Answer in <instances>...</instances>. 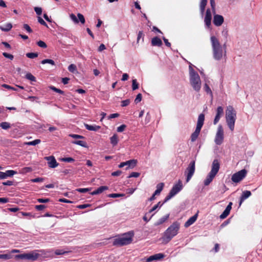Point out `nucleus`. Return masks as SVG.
Returning <instances> with one entry per match:
<instances>
[{
    "instance_id": "nucleus-1",
    "label": "nucleus",
    "mask_w": 262,
    "mask_h": 262,
    "mask_svg": "<svg viewBox=\"0 0 262 262\" xmlns=\"http://www.w3.org/2000/svg\"><path fill=\"white\" fill-rule=\"evenodd\" d=\"M210 39L213 50V57L216 60H220L223 55L225 56L226 55V45L224 44L222 47L218 39L214 36H211Z\"/></svg>"
},
{
    "instance_id": "nucleus-2",
    "label": "nucleus",
    "mask_w": 262,
    "mask_h": 262,
    "mask_svg": "<svg viewBox=\"0 0 262 262\" xmlns=\"http://www.w3.org/2000/svg\"><path fill=\"white\" fill-rule=\"evenodd\" d=\"M180 228V224L178 222H173L164 232L162 237V242L167 244L172 238L176 236Z\"/></svg>"
},
{
    "instance_id": "nucleus-3",
    "label": "nucleus",
    "mask_w": 262,
    "mask_h": 262,
    "mask_svg": "<svg viewBox=\"0 0 262 262\" xmlns=\"http://www.w3.org/2000/svg\"><path fill=\"white\" fill-rule=\"evenodd\" d=\"M226 121L231 131L234 129L235 122L236 119V112L233 107L229 105L226 110Z\"/></svg>"
},
{
    "instance_id": "nucleus-4",
    "label": "nucleus",
    "mask_w": 262,
    "mask_h": 262,
    "mask_svg": "<svg viewBox=\"0 0 262 262\" xmlns=\"http://www.w3.org/2000/svg\"><path fill=\"white\" fill-rule=\"evenodd\" d=\"M220 164L217 159H214L212 162L211 169L204 181L205 186L209 185L212 181L220 169Z\"/></svg>"
},
{
    "instance_id": "nucleus-5",
    "label": "nucleus",
    "mask_w": 262,
    "mask_h": 262,
    "mask_svg": "<svg viewBox=\"0 0 262 262\" xmlns=\"http://www.w3.org/2000/svg\"><path fill=\"white\" fill-rule=\"evenodd\" d=\"M220 164L217 159H214L212 162L211 169L204 181L205 186L209 185L212 181L220 169Z\"/></svg>"
},
{
    "instance_id": "nucleus-6",
    "label": "nucleus",
    "mask_w": 262,
    "mask_h": 262,
    "mask_svg": "<svg viewBox=\"0 0 262 262\" xmlns=\"http://www.w3.org/2000/svg\"><path fill=\"white\" fill-rule=\"evenodd\" d=\"M133 236L134 233L133 232H129L125 233L122 237L115 239L113 242V245L122 246L128 245L132 242Z\"/></svg>"
},
{
    "instance_id": "nucleus-7",
    "label": "nucleus",
    "mask_w": 262,
    "mask_h": 262,
    "mask_svg": "<svg viewBox=\"0 0 262 262\" xmlns=\"http://www.w3.org/2000/svg\"><path fill=\"white\" fill-rule=\"evenodd\" d=\"M190 82L193 89L196 92H199L201 88V81L200 76L191 69L190 71Z\"/></svg>"
},
{
    "instance_id": "nucleus-8",
    "label": "nucleus",
    "mask_w": 262,
    "mask_h": 262,
    "mask_svg": "<svg viewBox=\"0 0 262 262\" xmlns=\"http://www.w3.org/2000/svg\"><path fill=\"white\" fill-rule=\"evenodd\" d=\"M183 188V184L181 180H179L178 183L174 184L171 189L170 190L168 194L166 196L164 200V203H166L168 200H169L171 198L174 196L176 194H177L179 192H180Z\"/></svg>"
},
{
    "instance_id": "nucleus-9",
    "label": "nucleus",
    "mask_w": 262,
    "mask_h": 262,
    "mask_svg": "<svg viewBox=\"0 0 262 262\" xmlns=\"http://www.w3.org/2000/svg\"><path fill=\"white\" fill-rule=\"evenodd\" d=\"M195 170V162L194 160H192L189 163L185 171V174L186 176V182H188L190 180L194 173Z\"/></svg>"
},
{
    "instance_id": "nucleus-10",
    "label": "nucleus",
    "mask_w": 262,
    "mask_h": 262,
    "mask_svg": "<svg viewBox=\"0 0 262 262\" xmlns=\"http://www.w3.org/2000/svg\"><path fill=\"white\" fill-rule=\"evenodd\" d=\"M39 254L35 252L24 253L15 255L16 259H27L32 261L36 260L39 257Z\"/></svg>"
},
{
    "instance_id": "nucleus-11",
    "label": "nucleus",
    "mask_w": 262,
    "mask_h": 262,
    "mask_svg": "<svg viewBox=\"0 0 262 262\" xmlns=\"http://www.w3.org/2000/svg\"><path fill=\"white\" fill-rule=\"evenodd\" d=\"M247 171L244 169L234 173L231 177V180L234 183H238L246 176Z\"/></svg>"
},
{
    "instance_id": "nucleus-12",
    "label": "nucleus",
    "mask_w": 262,
    "mask_h": 262,
    "mask_svg": "<svg viewBox=\"0 0 262 262\" xmlns=\"http://www.w3.org/2000/svg\"><path fill=\"white\" fill-rule=\"evenodd\" d=\"M224 140V130L222 126L220 125L217 127V130L215 137V143L220 145Z\"/></svg>"
},
{
    "instance_id": "nucleus-13",
    "label": "nucleus",
    "mask_w": 262,
    "mask_h": 262,
    "mask_svg": "<svg viewBox=\"0 0 262 262\" xmlns=\"http://www.w3.org/2000/svg\"><path fill=\"white\" fill-rule=\"evenodd\" d=\"M77 16L78 19L77 18L76 15L73 13L70 14V17L71 19L76 24L79 23V21L81 22V24H84L85 23V18L83 15L81 13H78Z\"/></svg>"
},
{
    "instance_id": "nucleus-14",
    "label": "nucleus",
    "mask_w": 262,
    "mask_h": 262,
    "mask_svg": "<svg viewBox=\"0 0 262 262\" xmlns=\"http://www.w3.org/2000/svg\"><path fill=\"white\" fill-rule=\"evenodd\" d=\"M45 159L48 161V164L50 168H55L58 165V163L57 162L55 157L53 156L46 157Z\"/></svg>"
},
{
    "instance_id": "nucleus-15",
    "label": "nucleus",
    "mask_w": 262,
    "mask_h": 262,
    "mask_svg": "<svg viewBox=\"0 0 262 262\" xmlns=\"http://www.w3.org/2000/svg\"><path fill=\"white\" fill-rule=\"evenodd\" d=\"M212 15L210 9H207L206 12V15L204 18V22L208 28H210L211 25Z\"/></svg>"
},
{
    "instance_id": "nucleus-16",
    "label": "nucleus",
    "mask_w": 262,
    "mask_h": 262,
    "mask_svg": "<svg viewBox=\"0 0 262 262\" xmlns=\"http://www.w3.org/2000/svg\"><path fill=\"white\" fill-rule=\"evenodd\" d=\"M213 23L216 26H221L224 23L223 16L219 14H214L213 16Z\"/></svg>"
},
{
    "instance_id": "nucleus-17",
    "label": "nucleus",
    "mask_w": 262,
    "mask_h": 262,
    "mask_svg": "<svg viewBox=\"0 0 262 262\" xmlns=\"http://www.w3.org/2000/svg\"><path fill=\"white\" fill-rule=\"evenodd\" d=\"M224 109L222 106H218L216 108V114L213 121L214 124H216L219 121L221 117L223 115Z\"/></svg>"
},
{
    "instance_id": "nucleus-18",
    "label": "nucleus",
    "mask_w": 262,
    "mask_h": 262,
    "mask_svg": "<svg viewBox=\"0 0 262 262\" xmlns=\"http://www.w3.org/2000/svg\"><path fill=\"white\" fill-rule=\"evenodd\" d=\"M205 120V115L203 114H201L199 115L197 125L195 128V130H198L199 132L201 131V128L204 124V121Z\"/></svg>"
},
{
    "instance_id": "nucleus-19",
    "label": "nucleus",
    "mask_w": 262,
    "mask_h": 262,
    "mask_svg": "<svg viewBox=\"0 0 262 262\" xmlns=\"http://www.w3.org/2000/svg\"><path fill=\"white\" fill-rule=\"evenodd\" d=\"M163 253H158L149 256L146 260L147 262H151L154 260H160L164 257Z\"/></svg>"
},
{
    "instance_id": "nucleus-20",
    "label": "nucleus",
    "mask_w": 262,
    "mask_h": 262,
    "mask_svg": "<svg viewBox=\"0 0 262 262\" xmlns=\"http://www.w3.org/2000/svg\"><path fill=\"white\" fill-rule=\"evenodd\" d=\"M232 203L230 202L228 206L226 207L224 212L220 215V217L221 219H225L230 213L232 208Z\"/></svg>"
},
{
    "instance_id": "nucleus-21",
    "label": "nucleus",
    "mask_w": 262,
    "mask_h": 262,
    "mask_svg": "<svg viewBox=\"0 0 262 262\" xmlns=\"http://www.w3.org/2000/svg\"><path fill=\"white\" fill-rule=\"evenodd\" d=\"M251 195V192L249 190H245L243 191L242 195L240 197V201L239 203V206L241 205L242 203L248 198Z\"/></svg>"
},
{
    "instance_id": "nucleus-22",
    "label": "nucleus",
    "mask_w": 262,
    "mask_h": 262,
    "mask_svg": "<svg viewBox=\"0 0 262 262\" xmlns=\"http://www.w3.org/2000/svg\"><path fill=\"white\" fill-rule=\"evenodd\" d=\"M198 214L196 213L194 215L190 217L184 224V227L187 228L193 224L197 220Z\"/></svg>"
},
{
    "instance_id": "nucleus-23",
    "label": "nucleus",
    "mask_w": 262,
    "mask_h": 262,
    "mask_svg": "<svg viewBox=\"0 0 262 262\" xmlns=\"http://www.w3.org/2000/svg\"><path fill=\"white\" fill-rule=\"evenodd\" d=\"M108 186H101L99 187V188H98L95 190H94V191L91 192L90 194L91 195H93L98 194L101 193L104 191L108 190Z\"/></svg>"
},
{
    "instance_id": "nucleus-24",
    "label": "nucleus",
    "mask_w": 262,
    "mask_h": 262,
    "mask_svg": "<svg viewBox=\"0 0 262 262\" xmlns=\"http://www.w3.org/2000/svg\"><path fill=\"white\" fill-rule=\"evenodd\" d=\"M151 43L152 46L161 47L162 45V41L159 37H155L152 38Z\"/></svg>"
},
{
    "instance_id": "nucleus-25",
    "label": "nucleus",
    "mask_w": 262,
    "mask_h": 262,
    "mask_svg": "<svg viewBox=\"0 0 262 262\" xmlns=\"http://www.w3.org/2000/svg\"><path fill=\"white\" fill-rule=\"evenodd\" d=\"M126 166L127 167L126 169L134 168L137 163V160L135 159L130 160L125 162Z\"/></svg>"
},
{
    "instance_id": "nucleus-26",
    "label": "nucleus",
    "mask_w": 262,
    "mask_h": 262,
    "mask_svg": "<svg viewBox=\"0 0 262 262\" xmlns=\"http://www.w3.org/2000/svg\"><path fill=\"white\" fill-rule=\"evenodd\" d=\"M84 126L86 129L92 131H97L101 128V127L98 125H92L88 124H84Z\"/></svg>"
},
{
    "instance_id": "nucleus-27",
    "label": "nucleus",
    "mask_w": 262,
    "mask_h": 262,
    "mask_svg": "<svg viewBox=\"0 0 262 262\" xmlns=\"http://www.w3.org/2000/svg\"><path fill=\"white\" fill-rule=\"evenodd\" d=\"M207 3V0H201L200 4V9L202 15H203Z\"/></svg>"
},
{
    "instance_id": "nucleus-28",
    "label": "nucleus",
    "mask_w": 262,
    "mask_h": 262,
    "mask_svg": "<svg viewBox=\"0 0 262 262\" xmlns=\"http://www.w3.org/2000/svg\"><path fill=\"white\" fill-rule=\"evenodd\" d=\"M12 28V25L11 23H7L4 26H0V29L5 32L10 31Z\"/></svg>"
},
{
    "instance_id": "nucleus-29",
    "label": "nucleus",
    "mask_w": 262,
    "mask_h": 262,
    "mask_svg": "<svg viewBox=\"0 0 262 262\" xmlns=\"http://www.w3.org/2000/svg\"><path fill=\"white\" fill-rule=\"evenodd\" d=\"M169 214H167L162 217L160 218L156 223L155 225L159 226L160 225L164 223L168 218H169Z\"/></svg>"
},
{
    "instance_id": "nucleus-30",
    "label": "nucleus",
    "mask_w": 262,
    "mask_h": 262,
    "mask_svg": "<svg viewBox=\"0 0 262 262\" xmlns=\"http://www.w3.org/2000/svg\"><path fill=\"white\" fill-rule=\"evenodd\" d=\"M110 140L111 143L113 146L116 145L118 142L117 135L114 134L112 137H111Z\"/></svg>"
},
{
    "instance_id": "nucleus-31",
    "label": "nucleus",
    "mask_w": 262,
    "mask_h": 262,
    "mask_svg": "<svg viewBox=\"0 0 262 262\" xmlns=\"http://www.w3.org/2000/svg\"><path fill=\"white\" fill-rule=\"evenodd\" d=\"M200 133V132L195 130V131L191 134L190 137L191 142H193L197 139Z\"/></svg>"
},
{
    "instance_id": "nucleus-32",
    "label": "nucleus",
    "mask_w": 262,
    "mask_h": 262,
    "mask_svg": "<svg viewBox=\"0 0 262 262\" xmlns=\"http://www.w3.org/2000/svg\"><path fill=\"white\" fill-rule=\"evenodd\" d=\"M5 178H7L9 177H12L15 174L17 173L16 171L13 170H8L4 172Z\"/></svg>"
},
{
    "instance_id": "nucleus-33",
    "label": "nucleus",
    "mask_w": 262,
    "mask_h": 262,
    "mask_svg": "<svg viewBox=\"0 0 262 262\" xmlns=\"http://www.w3.org/2000/svg\"><path fill=\"white\" fill-rule=\"evenodd\" d=\"M41 142L40 139H35L32 141L25 142V144L27 145L35 146L36 145L39 144Z\"/></svg>"
},
{
    "instance_id": "nucleus-34",
    "label": "nucleus",
    "mask_w": 262,
    "mask_h": 262,
    "mask_svg": "<svg viewBox=\"0 0 262 262\" xmlns=\"http://www.w3.org/2000/svg\"><path fill=\"white\" fill-rule=\"evenodd\" d=\"M0 127L4 129H8L11 127L10 123L8 122H3L0 123Z\"/></svg>"
},
{
    "instance_id": "nucleus-35",
    "label": "nucleus",
    "mask_w": 262,
    "mask_h": 262,
    "mask_svg": "<svg viewBox=\"0 0 262 262\" xmlns=\"http://www.w3.org/2000/svg\"><path fill=\"white\" fill-rule=\"evenodd\" d=\"M72 143L80 145L82 147H86V143L83 141H81V140L74 141L72 142Z\"/></svg>"
},
{
    "instance_id": "nucleus-36",
    "label": "nucleus",
    "mask_w": 262,
    "mask_h": 262,
    "mask_svg": "<svg viewBox=\"0 0 262 262\" xmlns=\"http://www.w3.org/2000/svg\"><path fill=\"white\" fill-rule=\"evenodd\" d=\"M38 54L37 53L30 52V53H28L26 54V56L28 58H29L31 59L36 58V57H38Z\"/></svg>"
},
{
    "instance_id": "nucleus-37",
    "label": "nucleus",
    "mask_w": 262,
    "mask_h": 262,
    "mask_svg": "<svg viewBox=\"0 0 262 262\" xmlns=\"http://www.w3.org/2000/svg\"><path fill=\"white\" fill-rule=\"evenodd\" d=\"M41 63L42 64L49 63L53 66L55 64L54 61L50 59H43L41 61Z\"/></svg>"
},
{
    "instance_id": "nucleus-38",
    "label": "nucleus",
    "mask_w": 262,
    "mask_h": 262,
    "mask_svg": "<svg viewBox=\"0 0 262 262\" xmlns=\"http://www.w3.org/2000/svg\"><path fill=\"white\" fill-rule=\"evenodd\" d=\"M26 78L31 81H36V78L30 73H27L26 75Z\"/></svg>"
},
{
    "instance_id": "nucleus-39",
    "label": "nucleus",
    "mask_w": 262,
    "mask_h": 262,
    "mask_svg": "<svg viewBox=\"0 0 262 262\" xmlns=\"http://www.w3.org/2000/svg\"><path fill=\"white\" fill-rule=\"evenodd\" d=\"M204 91L207 93V94H210L211 96H212V92L210 88V87L209 86V85L207 84V83H205V85H204Z\"/></svg>"
},
{
    "instance_id": "nucleus-40",
    "label": "nucleus",
    "mask_w": 262,
    "mask_h": 262,
    "mask_svg": "<svg viewBox=\"0 0 262 262\" xmlns=\"http://www.w3.org/2000/svg\"><path fill=\"white\" fill-rule=\"evenodd\" d=\"M139 88V84L138 83L137 80L133 79L132 80V89L135 91Z\"/></svg>"
},
{
    "instance_id": "nucleus-41",
    "label": "nucleus",
    "mask_w": 262,
    "mask_h": 262,
    "mask_svg": "<svg viewBox=\"0 0 262 262\" xmlns=\"http://www.w3.org/2000/svg\"><path fill=\"white\" fill-rule=\"evenodd\" d=\"M124 196H125V194H124V193H111L108 195V197L113 198H118V197Z\"/></svg>"
},
{
    "instance_id": "nucleus-42",
    "label": "nucleus",
    "mask_w": 262,
    "mask_h": 262,
    "mask_svg": "<svg viewBox=\"0 0 262 262\" xmlns=\"http://www.w3.org/2000/svg\"><path fill=\"white\" fill-rule=\"evenodd\" d=\"M49 88L51 90H53V91L56 93H59L60 94H64V92L63 91L61 90L60 89H57L54 86H50Z\"/></svg>"
},
{
    "instance_id": "nucleus-43",
    "label": "nucleus",
    "mask_w": 262,
    "mask_h": 262,
    "mask_svg": "<svg viewBox=\"0 0 262 262\" xmlns=\"http://www.w3.org/2000/svg\"><path fill=\"white\" fill-rule=\"evenodd\" d=\"M76 66L74 64H71L68 67V70L72 73H74L76 71Z\"/></svg>"
},
{
    "instance_id": "nucleus-44",
    "label": "nucleus",
    "mask_w": 262,
    "mask_h": 262,
    "mask_svg": "<svg viewBox=\"0 0 262 262\" xmlns=\"http://www.w3.org/2000/svg\"><path fill=\"white\" fill-rule=\"evenodd\" d=\"M12 256L10 254H0V258L4 259H9Z\"/></svg>"
},
{
    "instance_id": "nucleus-45",
    "label": "nucleus",
    "mask_w": 262,
    "mask_h": 262,
    "mask_svg": "<svg viewBox=\"0 0 262 262\" xmlns=\"http://www.w3.org/2000/svg\"><path fill=\"white\" fill-rule=\"evenodd\" d=\"M144 34L143 33V32L142 31H140L138 34L137 43H138L139 42V40L141 38L142 39V41H144Z\"/></svg>"
},
{
    "instance_id": "nucleus-46",
    "label": "nucleus",
    "mask_w": 262,
    "mask_h": 262,
    "mask_svg": "<svg viewBox=\"0 0 262 262\" xmlns=\"http://www.w3.org/2000/svg\"><path fill=\"white\" fill-rule=\"evenodd\" d=\"M50 201V199L48 198H39L37 199V201L40 203H46L49 202Z\"/></svg>"
},
{
    "instance_id": "nucleus-47",
    "label": "nucleus",
    "mask_w": 262,
    "mask_h": 262,
    "mask_svg": "<svg viewBox=\"0 0 262 262\" xmlns=\"http://www.w3.org/2000/svg\"><path fill=\"white\" fill-rule=\"evenodd\" d=\"M91 190V188H78L76 190L77 192H80V193H85V192H87Z\"/></svg>"
},
{
    "instance_id": "nucleus-48",
    "label": "nucleus",
    "mask_w": 262,
    "mask_h": 262,
    "mask_svg": "<svg viewBox=\"0 0 262 262\" xmlns=\"http://www.w3.org/2000/svg\"><path fill=\"white\" fill-rule=\"evenodd\" d=\"M61 161L66 162H74L75 160L71 157H66L62 158Z\"/></svg>"
},
{
    "instance_id": "nucleus-49",
    "label": "nucleus",
    "mask_w": 262,
    "mask_h": 262,
    "mask_svg": "<svg viewBox=\"0 0 262 262\" xmlns=\"http://www.w3.org/2000/svg\"><path fill=\"white\" fill-rule=\"evenodd\" d=\"M47 206L45 205H35V208L37 211H41L46 208Z\"/></svg>"
},
{
    "instance_id": "nucleus-50",
    "label": "nucleus",
    "mask_w": 262,
    "mask_h": 262,
    "mask_svg": "<svg viewBox=\"0 0 262 262\" xmlns=\"http://www.w3.org/2000/svg\"><path fill=\"white\" fill-rule=\"evenodd\" d=\"M130 101L129 99H126L121 101V106L125 107L128 105Z\"/></svg>"
},
{
    "instance_id": "nucleus-51",
    "label": "nucleus",
    "mask_w": 262,
    "mask_h": 262,
    "mask_svg": "<svg viewBox=\"0 0 262 262\" xmlns=\"http://www.w3.org/2000/svg\"><path fill=\"white\" fill-rule=\"evenodd\" d=\"M37 45L41 47V48H46L47 46L46 45V43L43 41H41V40H39L37 42Z\"/></svg>"
},
{
    "instance_id": "nucleus-52",
    "label": "nucleus",
    "mask_w": 262,
    "mask_h": 262,
    "mask_svg": "<svg viewBox=\"0 0 262 262\" xmlns=\"http://www.w3.org/2000/svg\"><path fill=\"white\" fill-rule=\"evenodd\" d=\"M38 21L41 25H43V26L48 28V25L47 24V23L43 20V19L41 17H40L39 16L38 17Z\"/></svg>"
},
{
    "instance_id": "nucleus-53",
    "label": "nucleus",
    "mask_w": 262,
    "mask_h": 262,
    "mask_svg": "<svg viewBox=\"0 0 262 262\" xmlns=\"http://www.w3.org/2000/svg\"><path fill=\"white\" fill-rule=\"evenodd\" d=\"M141 100H142V94L139 93L137 95L136 98L135 99V103L136 104L138 103L139 102H140L141 101Z\"/></svg>"
},
{
    "instance_id": "nucleus-54",
    "label": "nucleus",
    "mask_w": 262,
    "mask_h": 262,
    "mask_svg": "<svg viewBox=\"0 0 262 262\" xmlns=\"http://www.w3.org/2000/svg\"><path fill=\"white\" fill-rule=\"evenodd\" d=\"M69 136L74 139H83L84 137L77 134H70Z\"/></svg>"
},
{
    "instance_id": "nucleus-55",
    "label": "nucleus",
    "mask_w": 262,
    "mask_h": 262,
    "mask_svg": "<svg viewBox=\"0 0 262 262\" xmlns=\"http://www.w3.org/2000/svg\"><path fill=\"white\" fill-rule=\"evenodd\" d=\"M43 180H44L43 178L38 177V178H36L32 179L31 181V182H34V183H38V182H42L43 181Z\"/></svg>"
},
{
    "instance_id": "nucleus-56",
    "label": "nucleus",
    "mask_w": 262,
    "mask_h": 262,
    "mask_svg": "<svg viewBox=\"0 0 262 262\" xmlns=\"http://www.w3.org/2000/svg\"><path fill=\"white\" fill-rule=\"evenodd\" d=\"M140 176V173L137 172H132L129 176L128 177V178H138Z\"/></svg>"
},
{
    "instance_id": "nucleus-57",
    "label": "nucleus",
    "mask_w": 262,
    "mask_h": 262,
    "mask_svg": "<svg viewBox=\"0 0 262 262\" xmlns=\"http://www.w3.org/2000/svg\"><path fill=\"white\" fill-rule=\"evenodd\" d=\"M126 126L125 124H122L117 127V130L118 132H122L124 130Z\"/></svg>"
},
{
    "instance_id": "nucleus-58",
    "label": "nucleus",
    "mask_w": 262,
    "mask_h": 262,
    "mask_svg": "<svg viewBox=\"0 0 262 262\" xmlns=\"http://www.w3.org/2000/svg\"><path fill=\"white\" fill-rule=\"evenodd\" d=\"M34 11L38 15H40L42 13V9L40 7H35Z\"/></svg>"
},
{
    "instance_id": "nucleus-59",
    "label": "nucleus",
    "mask_w": 262,
    "mask_h": 262,
    "mask_svg": "<svg viewBox=\"0 0 262 262\" xmlns=\"http://www.w3.org/2000/svg\"><path fill=\"white\" fill-rule=\"evenodd\" d=\"M23 28L29 33L32 32V30L30 28V27L28 24H24L23 25Z\"/></svg>"
},
{
    "instance_id": "nucleus-60",
    "label": "nucleus",
    "mask_w": 262,
    "mask_h": 262,
    "mask_svg": "<svg viewBox=\"0 0 262 262\" xmlns=\"http://www.w3.org/2000/svg\"><path fill=\"white\" fill-rule=\"evenodd\" d=\"M3 55L4 57H5L6 58H9L10 60H13V59L14 58L13 55H12V54H8L6 52H4L3 53Z\"/></svg>"
},
{
    "instance_id": "nucleus-61",
    "label": "nucleus",
    "mask_w": 262,
    "mask_h": 262,
    "mask_svg": "<svg viewBox=\"0 0 262 262\" xmlns=\"http://www.w3.org/2000/svg\"><path fill=\"white\" fill-rule=\"evenodd\" d=\"M164 186V184L163 183H160L157 185V189L161 192L163 189Z\"/></svg>"
},
{
    "instance_id": "nucleus-62",
    "label": "nucleus",
    "mask_w": 262,
    "mask_h": 262,
    "mask_svg": "<svg viewBox=\"0 0 262 262\" xmlns=\"http://www.w3.org/2000/svg\"><path fill=\"white\" fill-rule=\"evenodd\" d=\"M91 206V205L89 204H82L77 206V208L79 209H84L88 207H90Z\"/></svg>"
},
{
    "instance_id": "nucleus-63",
    "label": "nucleus",
    "mask_w": 262,
    "mask_h": 262,
    "mask_svg": "<svg viewBox=\"0 0 262 262\" xmlns=\"http://www.w3.org/2000/svg\"><path fill=\"white\" fill-rule=\"evenodd\" d=\"M162 39H163L165 45L168 47H170L171 43L168 41V39H166L165 37H163Z\"/></svg>"
},
{
    "instance_id": "nucleus-64",
    "label": "nucleus",
    "mask_w": 262,
    "mask_h": 262,
    "mask_svg": "<svg viewBox=\"0 0 262 262\" xmlns=\"http://www.w3.org/2000/svg\"><path fill=\"white\" fill-rule=\"evenodd\" d=\"M122 173L121 170H117L112 173V176L114 177L119 176Z\"/></svg>"
}]
</instances>
